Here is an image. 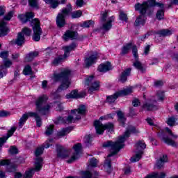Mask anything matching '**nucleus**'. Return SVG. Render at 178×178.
Masks as SVG:
<instances>
[{
  "label": "nucleus",
  "instance_id": "f257e3e1",
  "mask_svg": "<svg viewBox=\"0 0 178 178\" xmlns=\"http://www.w3.org/2000/svg\"><path fill=\"white\" fill-rule=\"evenodd\" d=\"M138 132V129L131 126L127 129L124 135L120 136L115 143L108 140L103 144L104 148H111V154H108L104 165L105 172H107V173L112 172V165H111V159H109L111 156H113V155L118 154V152L124 147V141H126L127 138L130 137L131 133L137 134Z\"/></svg>",
  "mask_w": 178,
  "mask_h": 178
},
{
  "label": "nucleus",
  "instance_id": "f03ea898",
  "mask_svg": "<svg viewBox=\"0 0 178 178\" xmlns=\"http://www.w3.org/2000/svg\"><path fill=\"white\" fill-rule=\"evenodd\" d=\"M154 6H159V8H161V10L157 11L156 16L158 20H162L165 16V13L163 12V4L155 2V0H147V2H143L142 4L138 3L135 5L136 10H139L141 15L136 19L134 26L136 27H138V26H144V24H145V16H144V15H145L147 11L149 10L151 8H154Z\"/></svg>",
  "mask_w": 178,
  "mask_h": 178
},
{
  "label": "nucleus",
  "instance_id": "7ed1b4c3",
  "mask_svg": "<svg viewBox=\"0 0 178 178\" xmlns=\"http://www.w3.org/2000/svg\"><path fill=\"white\" fill-rule=\"evenodd\" d=\"M69 76H70V70L67 68L63 69L60 74H54V76L51 77L53 81H59L63 80V82L58 87L57 91H63V90H67V88H69V86H70Z\"/></svg>",
  "mask_w": 178,
  "mask_h": 178
},
{
  "label": "nucleus",
  "instance_id": "20e7f679",
  "mask_svg": "<svg viewBox=\"0 0 178 178\" xmlns=\"http://www.w3.org/2000/svg\"><path fill=\"white\" fill-rule=\"evenodd\" d=\"M71 113L72 115H69L66 120L59 117L58 121H56L55 123H74L76 120L81 119V115L86 113V106H81L78 109L72 110Z\"/></svg>",
  "mask_w": 178,
  "mask_h": 178
},
{
  "label": "nucleus",
  "instance_id": "39448f33",
  "mask_svg": "<svg viewBox=\"0 0 178 178\" xmlns=\"http://www.w3.org/2000/svg\"><path fill=\"white\" fill-rule=\"evenodd\" d=\"M114 114H109L100 117L99 120L95 121V129L96 130L97 134H102L105 130H108V131H113V124L108 123L106 124H102L100 120H108L110 118H113Z\"/></svg>",
  "mask_w": 178,
  "mask_h": 178
},
{
  "label": "nucleus",
  "instance_id": "423d86ee",
  "mask_svg": "<svg viewBox=\"0 0 178 178\" xmlns=\"http://www.w3.org/2000/svg\"><path fill=\"white\" fill-rule=\"evenodd\" d=\"M77 45L76 44V43H72L69 46L63 47V49L64 51V55L54 58L52 62L53 65L54 66H58V65L62 63L64 59H66V58H69V56H70V52H72V51H74Z\"/></svg>",
  "mask_w": 178,
  "mask_h": 178
},
{
  "label": "nucleus",
  "instance_id": "0eeeda50",
  "mask_svg": "<svg viewBox=\"0 0 178 178\" xmlns=\"http://www.w3.org/2000/svg\"><path fill=\"white\" fill-rule=\"evenodd\" d=\"M47 99H48V97H47L46 95H43L40 97L35 102L36 111L39 113H42V115H47V112L49 111V109L51 108V106H53L52 104H50L46 105L44 107H42L44 105V102H45Z\"/></svg>",
  "mask_w": 178,
  "mask_h": 178
},
{
  "label": "nucleus",
  "instance_id": "6e6552de",
  "mask_svg": "<svg viewBox=\"0 0 178 178\" xmlns=\"http://www.w3.org/2000/svg\"><path fill=\"white\" fill-rule=\"evenodd\" d=\"M133 91H134V88L129 87L118 92H116L114 95L107 97V102H108L109 104H112L115 102L118 99V98H119V97L130 95V94H131Z\"/></svg>",
  "mask_w": 178,
  "mask_h": 178
},
{
  "label": "nucleus",
  "instance_id": "1a4fd4ad",
  "mask_svg": "<svg viewBox=\"0 0 178 178\" xmlns=\"http://www.w3.org/2000/svg\"><path fill=\"white\" fill-rule=\"evenodd\" d=\"M72 12V5L68 4L67 7L63 9L62 12L60 13L56 18V24L58 27H63L66 23L65 18L66 16H69V13Z\"/></svg>",
  "mask_w": 178,
  "mask_h": 178
},
{
  "label": "nucleus",
  "instance_id": "9d476101",
  "mask_svg": "<svg viewBox=\"0 0 178 178\" xmlns=\"http://www.w3.org/2000/svg\"><path fill=\"white\" fill-rule=\"evenodd\" d=\"M147 148V145L143 140L138 141L136 144L135 155L131 158V162H138L141 159V156L143 154V149Z\"/></svg>",
  "mask_w": 178,
  "mask_h": 178
},
{
  "label": "nucleus",
  "instance_id": "9b49d317",
  "mask_svg": "<svg viewBox=\"0 0 178 178\" xmlns=\"http://www.w3.org/2000/svg\"><path fill=\"white\" fill-rule=\"evenodd\" d=\"M101 22L102 24V29L104 31H108L112 29V22H114L115 17L113 16L108 18V13L106 11L101 13Z\"/></svg>",
  "mask_w": 178,
  "mask_h": 178
},
{
  "label": "nucleus",
  "instance_id": "f8f14e48",
  "mask_svg": "<svg viewBox=\"0 0 178 178\" xmlns=\"http://www.w3.org/2000/svg\"><path fill=\"white\" fill-rule=\"evenodd\" d=\"M85 86L89 87L88 92H94V91H98L101 85L99 81L94 80V76L91 75L89 76H86L85 78Z\"/></svg>",
  "mask_w": 178,
  "mask_h": 178
},
{
  "label": "nucleus",
  "instance_id": "ddd939ff",
  "mask_svg": "<svg viewBox=\"0 0 178 178\" xmlns=\"http://www.w3.org/2000/svg\"><path fill=\"white\" fill-rule=\"evenodd\" d=\"M31 24L33 30V40L39 41L41 40V35L42 34V31L40 26V21L38 19H34L32 20Z\"/></svg>",
  "mask_w": 178,
  "mask_h": 178
},
{
  "label": "nucleus",
  "instance_id": "4468645a",
  "mask_svg": "<svg viewBox=\"0 0 178 178\" xmlns=\"http://www.w3.org/2000/svg\"><path fill=\"white\" fill-rule=\"evenodd\" d=\"M3 15H5V6H1L0 16H3ZM8 33H9V28L6 26V22L0 18V37L8 35Z\"/></svg>",
  "mask_w": 178,
  "mask_h": 178
},
{
  "label": "nucleus",
  "instance_id": "2eb2a0df",
  "mask_svg": "<svg viewBox=\"0 0 178 178\" xmlns=\"http://www.w3.org/2000/svg\"><path fill=\"white\" fill-rule=\"evenodd\" d=\"M131 49H132L133 56H134L135 59H137V58H138L137 47L131 43L124 45L122 49L120 54L126 55V54H129V51Z\"/></svg>",
  "mask_w": 178,
  "mask_h": 178
},
{
  "label": "nucleus",
  "instance_id": "dca6fc26",
  "mask_svg": "<svg viewBox=\"0 0 178 178\" xmlns=\"http://www.w3.org/2000/svg\"><path fill=\"white\" fill-rule=\"evenodd\" d=\"M57 156L58 158H60L61 159H65V158H67L69 155H70V151L65 149L63 147L60 145H57Z\"/></svg>",
  "mask_w": 178,
  "mask_h": 178
},
{
  "label": "nucleus",
  "instance_id": "f3484780",
  "mask_svg": "<svg viewBox=\"0 0 178 178\" xmlns=\"http://www.w3.org/2000/svg\"><path fill=\"white\" fill-rule=\"evenodd\" d=\"M1 166H10L11 170H8V172H13L16 170V165L10 164V161L9 160H1L0 161V167ZM0 178H5V172L0 171Z\"/></svg>",
  "mask_w": 178,
  "mask_h": 178
},
{
  "label": "nucleus",
  "instance_id": "a211bd4d",
  "mask_svg": "<svg viewBox=\"0 0 178 178\" xmlns=\"http://www.w3.org/2000/svg\"><path fill=\"white\" fill-rule=\"evenodd\" d=\"M77 35H79L77 32L67 30L63 34V40H64V41H69V40H76Z\"/></svg>",
  "mask_w": 178,
  "mask_h": 178
},
{
  "label": "nucleus",
  "instance_id": "6ab92c4d",
  "mask_svg": "<svg viewBox=\"0 0 178 178\" xmlns=\"http://www.w3.org/2000/svg\"><path fill=\"white\" fill-rule=\"evenodd\" d=\"M143 109H145L146 111H155L158 109L156 102L152 100V99H149L143 104Z\"/></svg>",
  "mask_w": 178,
  "mask_h": 178
},
{
  "label": "nucleus",
  "instance_id": "aec40b11",
  "mask_svg": "<svg viewBox=\"0 0 178 178\" xmlns=\"http://www.w3.org/2000/svg\"><path fill=\"white\" fill-rule=\"evenodd\" d=\"M73 149L75 152L76 154H74L70 159H69L67 161L68 163H72V162H74V161H76V159H77L79 158V153L80 152V151H81V143H77L75 145H74L73 147Z\"/></svg>",
  "mask_w": 178,
  "mask_h": 178
},
{
  "label": "nucleus",
  "instance_id": "412c9836",
  "mask_svg": "<svg viewBox=\"0 0 178 178\" xmlns=\"http://www.w3.org/2000/svg\"><path fill=\"white\" fill-rule=\"evenodd\" d=\"M31 116H35V113L29 112L25 114H23L22 118L19 119V129H22V127L24 126V124L26 123V122H27V120L29 119V118H31Z\"/></svg>",
  "mask_w": 178,
  "mask_h": 178
},
{
  "label": "nucleus",
  "instance_id": "4be33fe9",
  "mask_svg": "<svg viewBox=\"0 0 178 178\" xmlns=\"http://www.w3.org/2000/svg\"><path fill=\"white\" fill-rule=\"evenodd\" d=\"M97 58H98V54L97 52H94L92 55H91L90 56L85 59L86 66L88 67V66H91V65H94Z\"/></svg>",
  "mask_w": 178,
  "mask_h": 178
},
{
  "label": "nucleus",
  "instance_id": "5701e85b",
  "mask_svg": "<svg viewBox=\"0 0 178 178\" xmlns=\"http://www.w3.org/2000/svg\"><path fill=\"white\" fill-rule=\"evenodd\" d=\"M16 127H13L10 130L8 131V134L6 136L0 138V149L2 147V145H3V144H5V143H6V140H8V138H9V137H12V136H13V133H15V131H16Z\"/></svg>",
  "mask_w": 178,
  "mask_h": 178
},
{
  "label": "nucleus",
  "instance_id": "b1692460",
  "mask_svg": "<svg viewBox=\"0 0 178 178\" xmlns=\"http://www.w3.org/2000/svg\"><path fill=\"white\" fill-rule=\"evenodd\" d=\"M34 17V13L32 12L26 13L24 14H20L18 15V19L22 22V23H26V22H29L30 19H33Z\"/></svg>",
  "mask_w": 178,
  "mask_h": 178
},
{
  "label": "nucleus",
  "instance_id": "393cba45",
  "mask_svg": "<svg viewBox=\"0 0 178 178\" xmlns=\"http://www.w3.org/2000/svg\"><path fill=\"white\" fill-rule=\"evenodd\" d=\"M111 69H112V65H111V63L109 62L101 64L98 67L99 72H102L103 73H105V72H109Z\"/></svg>",
  "mask_w": 178,
  "mask_h": 178
},
{
  "label": "nucleus",
  "instance_id": "a878e982",
  "mask_svg": "<svg viewBox=\"0 0 178 178\" xmlns=\"http://www.w3.org/2000/svg\"><path fill=\"white\" fill-rule=\"evenodd\" d=\"M51 140L46 141L45 144L42 147H38L35 151V156H40L44 152V148H49V143Z\"/></svg>",
  "mask_w": 178,
  "mask_h": 178
},
{
  "label": "nucleus",
  "instance_id": "bb28decb",
  "mask_svg": "<svg viewBox=\"0 0 178 178\" xmlns=\"http://www.w3.org/2000/svg\"><path fill=\"white\" fill-rule=\"evenodd\" d=\"M166 162H168V156H161L156 163V168H157V169H161Z\"/></svg>",
  "mask_w": 178,
  "mask_h": 178
},
{
  "label": "nucleus",
  "instance_id": "cd10ccee",
  "mask_svg": "<svg viewBox=\"0 0 178 178\" xmlns=\"http://www.w3.org/2000/svg\"><path fill=\"white\" fill-rule=\"evenodd\" d=\"M134 66L140 72V73H144L147 70V67L145 65H143L141 62L138 61V60H136V61L134 63Z\"/></svg>",
  "mask_w": 178,
  "mask_h": 178
},
{
  "label": "nucleus",
  "instance_id": "c85d7f7f",
  "mask_svg": "<svg viewBox=\"0 0 178 178\" xmlns=\"http://www.w3.org/2000/svg\"><path fill=\"white\" fill-rule=\"evenodd\" d=\"M24 42H25L24 35L22 32L18 33L17 35V39L15 40V44L19 47H22V45L24 44Z\"/></svg>",
  "mask_w": 178,
  "mask_h": 178
},
{
  "label": "nucleus",
  "instance_id": "c756f323",
  "mask_svg": "<svg viewBox=\"0 0 178 178\" xmlns=\"http://www.w3.org/2000/svg\"><path fill=\"white\" fill-rule=\"evenodd\" d=\"M130 72H131V69L130 68H128L124 71L120 76L119 81H121V83H124V81L127 80V76H130Z\"/></svg>",
  "mask_w": 178,
  "mask_h": 178
},
{
  "label": "nucleus",
  "instance_id": "7c9ffc66",
  "mask_svg": "<svg viewBox=\"0 0 178 178\" xmlns=\"http://www.w3.org/2000/svg\"><path fill=\"white\" fill-rule=\"evenodd\" d=\"M67 99H70L72 98H81V95L79 94L77 90H72L70 94L66 95Z\"/></svg>",
  "mask_w": 178,
  "mask_h": 178
},
{
  "label": "nucleus",
  "instance_id": "2f4dec72",
  "mask_svg": "<svg viewBox=\"0 0 178 178\" xmlns=\"http://www.w3.org/2000/svg\"><path fill=\"white\" fill-rule=\"evenodd\" d=\"M42 167V159L38 157L35 161V170H40Z\"/></svg>",
  "mask_w": 178,
  "mask_h": 178
},
{
  "label": "nucleus",
  "instance_id": "473e14b6",
  "mask_svg": "<svg viewBox=\"0 0 178 178\" xmlns=\"http://www.w3.org/2000/svg\"><path fill=\"white\" fill-rule=\"evenodd\" d=\"M38 56V53L37 51H33L31 53H29L25 58V60L26 62H31L32 60L34 59V58Z\"/></svg>",
  "mask_w": 178,
  "mask_h": 178
},
{
  "label": "nucleus",
  "instance_id": "72a5a7b5",
  "mask_svg": "<svg viewBox=\"0 0 178 178\" xmlns=\"http://www.w3.org/2000/svg\"><path fill=\"white\" fill-rule=\"evenodd\" d=\"M72 131V128L63 129L61 131H58L57 134L58 137H63L67 134H69Z\"/></svg>",
  "mask_w": 178,
  "mask_h": 178
},
{
  "label": "nucleus",
  "instance_id": "f704fd0d",
  "mask_svg": "<svg viewBox=\"0 0 178 178\" xmlns=\"http://www.w3.org/2000/svg\"><path fill=\"white\" fill-rule=\"evenodd\" d=\"M95 22L92 20H88L81 23V27H83L84 29H88V27H92L94 26Z\"/></svg>",
  "mask_w": 178,
  "mask_h": 178
},
{
  "label": "nucleus",
  "instance_id": "c9c22d12",
  "mask_svg": "<svg viewBox=\"0 0 178 178\" xmlns=\"http://www.w3.org/2000/svg\"><path fill=\"white\" fill-rule=\"evenodd\" d=\"M46 3L51 6L53 9H55L59 5V1L58 0H43Z\"/></svg>",
  "mask_w": 178,
  "mask_h": 178
},
{
  "label": "nucleus",
  "instance_id": "e433bc0d",
  "mask_svg": "<svg viewBox=\"0 0 178 178\" xmlns=\"http://www.w3.org/2000/svg\"><path fill=\"white\" fill-rule=\"evenodd\" d=\"M12 65H13V63L12 62L11 60L6 58L3 60V65L1 66H3V69H9V67H12Z\"/></svg>",
  "mask_w": 178,
  "mask_h": 178
},
{
  "label": "nucleus",
  "instance_id": "4c0bfd02",
  "mask_svg": "<svg viewBox=\"0 0 178 178\" xmlns=\"http://www.w3.org/2000/svg\"><path fill=\"white\" fill-rule=\"evenodd\" d=\"M159 34L163 37H168L169 35H172V34H173V31L169 29H163L159 31Z\"/></svg>",
  "mask_w": 178,
  "mask_h": 178
},
{
  "label": "nucleus",
  "instance_id": "58836bf2",
  "mask_svg": "<svg viewBox=\"0 0 178 178\" xmlns=\"http://www.w3.org/2000/svg\"><path fill=\"white\" fill-rule=\"evenodd\" d=\"M162 140L165 143V144H168V145H171L172 147H177V143L169 138H163Z\"/></svg>",
  "mask_w": 178,
  "mask_h": 178
},
{
  "label": "nucleus",
  "instance_id": "ea45409f",
  "mask_svg": "<svg viewBox=\"0 0 178 178\" xmlns=\"http://www.w3.org/2000/svg\"><path fill=\"white\" fill-rule=\"evenodd\" d=\"M117 116L118 118V120L121 124H124V122H126V118H124V115L121 111L117 112Z\"/></svg>",
  "mask_w": 178,
  "mask_h": 178
},
{
  "label": "nucleus",
  "instance_id": "a19ab883",
  "mask_svg": "<svg viewBox=\"0 0 178 178\" xmlns=\"http://www.w3.org/2000/svg\"><path fill=\"white\" fill-rule=\"evenodd\" d=\"M23 74L25 76H29L30 74H33V70H31V67H30V65L25 66V67L23 70Z\"/></svg>",
  "mask_w": 178,
  "mask_h": 178
},
{
  "label": "nucleus",
  "instance_id": "79ce46f5",
  "mask_svg": "<svg viewBox=\"0 0 178 178\" xmlns=\"http://www.w3.org/2000/svg\"><path fill=\"white\" fill-rule=\"evenodd\" d=\"M34 175V168L29 169L25 172L24 178H32Z\"/></svg>",
  "mask_w": 178,
  "mask_h": 178
},
{
  "label": "nucleus",
  "instance_id": "37998d69",
  "mask_svg": "<svg viewBox=\"0 0 178 178\" xmlns=\"http://www.w3.org/2000/svg\"><path fill=\"white\" fill-rule=\"evenodd\" d=\"M83 141L86 147H90V145H91V141H92V140L91 139V135L86 136L84 137Z\"/></svg>",
  "mask_w": 178,
  "mask_h": 178
},
{
  "label": "nucleus",
  "instance_id": "c03bdc74",
  "mask_svg": "<svg viewBox=\"0 0 178 178\" xmlns=\"http://www.w3.org/2000/svg\"><path fill=\"white\" fill-rule=\"evenodd\" d=\"M33 113H35V115L31 116V118H35L38 127H41V124H42V122H41V118H40V116H38V113L35 112H33Z\"/></svg>",
  "mask_w": 178,
  "mask_h": 178
},
{
  "label": "nucleus",
  "instance_id": "a18cd8bd",
  "mask_svg": "<svg viewBox=\"0 0 178 178\" xmlns=\"http://www.w3.org/2000/svg\"><path fill=\"white\" fill-rule=\"evenodd\" d=\"M82 15H83V12H81V10H76L75 12H73L71 14V16L72 19H79V17H81Z\"/></svg>",
  "mask_w": 178,
  "mask_h": 178
},
{
  "label": "nucleus",
  "instance_id": "49530a36",
  "mask_svg": "<svg viewBox=\"0 0 178 178\" xmlns=\"http://www.w3.org/2000/svg\"><path fill=\"white\" fill-rule=\"evenodd\" d=\"M163 98H165V95H163V92L159 91L156 95V101H163Z\"/></svg>",
  "mask_w": 178,
  "mask_h": 178
},
{
  "label": "nucleus",
  "instance_id": "de8ad7c7",
  "mask_svg": "<svg viewBox=\"0 0 178 178\" xmlns=\"http://www.w3.org/2000/svg\"><path fill=\"white\" fill-rule=\"evenodd\" d=\"M6 74H8V70L3 68V66H0V79H3Z\"/></svg>",
  "mask_w": 178,
  "mask_h": 178
},
{
  "label": "nucleus",
  "instance_id": "09e8293b",
  "mask_svg": "<svg viewBox=\"0 0 178 178\" xmlns=\"http://www.w3.org/2000/svg\"><path fill=\"white\" fill-rule=\"evenodd\" d=\"M54 131V125L47 127L45 134L46 136H51Z\"/></svg>",
  "mask_w": 178,
  "mask_h": 178
},
{
  "label": "nucleus",
  "instance_id": "8fccbe9b",
  "mask_svg": "<svg viewBox=\"0 0 178 178\" xmlns=\"http://www.w3.org/2000/svg\"><path fill=\"white\" fill-rule=\"evenodd\" d=\"M89 165L92 168H97V165H98V160L94 158L90 159Z\"/></svg>",
  "mask_w": 178,
  "mask_h": 178
},
{
  "label": "nucleus",
  "instance_id": "3c124183",
  "mask_svg": "<svg viewBox=\"0 0 178 178\" xmlns=\"http://www.w3.org/2000/svg\"><path fill=\"white\" fill-rule=\"evenodd\" d=\"M10 154H12V155H14L15 154H19V149L16 146H11L9 149Z\"/></svg>",
  "mask_w": 178,
  "mask_h": 178
},
{
  "label": "nucleus",
  "instance_id": "603ef678",
  "mask_svg": "<svg viewBox=\"0 0 178 178\" xmlns=\"http://www.w3.org/2000/svg\"><path fill=\"white\" fill-rule=\"evenodd\" d=\"M175 123H176V118L174 117H171L167 120V124L168 126H175Z\"/></svg>",
  "mask_w": 178,
  "mask_h": 178
},
{
  "label": "nucleus",
  "instance_id": "864d4df0",
  "mask_svg": "<svg viewBox=\"0 0 178 178\" xmlns=\"http://www.w3.org/2000/svg\"><path fill=\"white\" fill-rule=\"evenodd\" d=\"M120 19L122 22H127V15H126V13H124V12L120 11Z\"/></svg>",
  "mask_w": 178,
  "mask_h": 178
},
{
  "label": "nucleus",
  "instance_id": "5fc2aeb1",
  "mask_svg": "<svg viewBox=\"0 0 178 178\" xmlns=\"http://www.w3.org/2000/svg\"><path fill=\"white\" fill-rule=\"evenodd\" d=\"M29 5L32 8H38V0H29Z\"/></svg>",
  "mask_w": 178,
  "mask_h": 178
},
{
  "label": "nucleus",
  "instance_id": "6e6d98bb",
  "mask_svg": "<svg viewBox=\"0 0 178 178\" xmlns=\"http://www.w3.org/2000/svg\"><path fill=\"white\" fill-rule=\"evenodd\" d=\"M8 56H9V51H3L0 52V58H2V59H7Z\"/></svg>",
  "mask_w": 178,
  "mask_h": 178
},
{
  "label": "nucleus",
  "instance_id": "4d7b16f0",
  "mask_svg": "<svg viewBox=\"0 0 178 178\" xmlns=\"http://www.w3.org/2000/svg\"><path fill=\"white\" fill-rule=\"evenodd\" d=\"M54 106H56V111H63V106H62V104L59 102L54 103Z\"/></svg>",
  "mask_w": 178,
  "mask_h": 178
},
{
  "label": "nucleus",
  "instance_id": "13d9d810",
  "mask_svg": "<svg viewBox=\"0 0 178 178\" xmlns=\"http://www.w3.org/2000/svg\"><path fill=\"white\" fill-rule=\"evenodd\" d=\"M21 33H22V34H24V35L25 34V35L29 36V35H31V29H29V28H24V29H22V31Z\"/></svg>",
  "mask_w": 178,
  "mask_h": 178
},
{
  "label": "nucleus",
  "instance_id": "bf43d9fd",
  "mask_svg": "<svg viewBox=\"0 0 178 178\" xmlns=\"http://www.w3.org/2000/svg\"><path fill=\"white\" fill-rule=\"evenodd\" d=\"M13 17V11H10L5 17L4 20H10Z\"/></svg>",
  "mask_w": 178,
  "mask_h": 178
},
{
  "label": "nucleus",
  "instance_id": "052dcab7",
  "mask_svg": "<svg viewBox=\"0 0 178 178\" xmlns=\"http://www.w3.org/2000/svg\"><path fill=\"white\" fill-rule=\"evenodd\" d=\"M7 116H10V113L8 111H0V118H7Z\"/></svg>",
  "mask_w": 178,
  "mask_h": 178
},
{
  "label": "nucleus",
  "instance_id": "680f3d73",
  "mask_svg": "<svg viewBox=\"0 0 178 178\" xmlns=\"http://www.w3.org/2000/svg\"><path fill=\"white\" fill-rule=\"evenodd\" d=\"M42 88L43 90H48L49 86H48V81L44 80L42 82Z\"/></svg>",
  "mask_w": 178,
  "mask_h": 178
},
{
  "label": "nucleus",
  "instance_id": "e2e57ef3",
  "mask_svg": "<svg viewBox=\"0 0 178 178\" xmlns=\"http://www.w3.org/2000/svg\"><path fill=\"white\" fill-rule=\"evenodd\" d=\"M76 6H79V8H81L83 6V5H84V1L76 0Z\"/></svg>",
  "mask_w": 178,
  "mask_h": 178
},
{
  "label": "nucleus",
  "instance_id": "0e129e2a",
  "mask_svg": "<svg viewBox=\"0 0 178 178\" xmlns=\"http://www.w3.org/2000/svg\"><path fill=\"white\" fill-rule=\"evenodd\" d=\"M149 48H151V46H149V44H147V46L145 47V49H144L145 55H148V54H149Z\"/></svg>",
  "mask_w": 178,
  "mask_h": 178
},
{
  "label": "nucleus",
  "instance_id": "69168bd1",
  "mask_svg": "<svg viewBox=\"0 0 178 178\" xmlns=\"http://www.w3.org/2000/svg\"><path fill=\"white\" fill-rule=\"evenodd\" d=\"M165 131L170 134V136H172L173 138H177V135H173V133H172V131L169 128L166 127Z\"/></svg>",
  "mask_w": 178,
  "mask_h": 178
},
{
  "label": "nucleus",
  "instance_id": "338daca9",
  "mask_svg": "<svg viewBox=\"0 0 178 178\" xmlns=\"http://www.w3.org/2000/svg\"><path fill=\"white\" fill-rule=\"evenodd\" d=\"M19 56H20L19 53H14L12 54V59L13 60H16L19 59Z\"/></svg>",
  "mask_w": 178,
  "mask_h": 178
},
{
  "label": "nucleus",
  "instance_id": "774afa93",
  "mask_svg": "<svg viewBox=\"0 0 178 178\" xmlns=\"http://www.w3.org/2000/svg\"><path fill=\"white\" fill-rule=\"evenodd\" d=\"M132 104L134 106H138V105H140V100H138V99H134Z\"/></svg>",
  "mask_w": 178,
  "mask_h": 178
}]
</instances>
